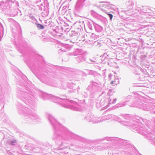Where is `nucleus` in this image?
Wrapping results in <instances>:
<instances>
[{"label":"nucleus","instance_id":"obj_1","mask_svg":"<svg viewBox=\"0 0 155 155\" xmlns=\"http://www.w3.org/2000/svg\"><path fill=\"white\" fill-rule=\"evenodd\" d=\"M37 27L39 29H43L44 28V27L43 25L39 24H38L37 25Z\"/></svg>","mask_w":155,"mask_h":155},{"label":"nucleus","instance_id":"obj_2","mask_svg":"<svg viewBox=\"0 0 155 155\" xmlns=\"http://www.w3.org/2000/svg\"><path fill=\"white\" fill-rule=\"evenodd\" d=\"M107 14L109 16L110 18V20H112V18L113 17V15L111 14H109V13H107Z\"/></svg>","mask_w":155,"mask_h":155}]
</instances>
